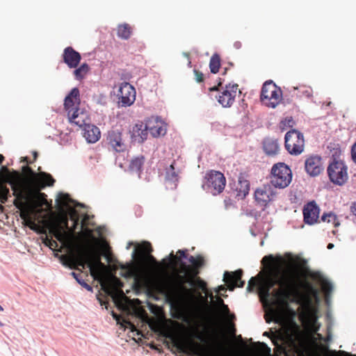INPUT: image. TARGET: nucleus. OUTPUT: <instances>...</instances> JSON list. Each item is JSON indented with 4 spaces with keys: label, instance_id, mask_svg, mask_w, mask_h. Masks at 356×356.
<instances>
[{
    "label": "nucleus",
    "instance_id": "1",
    "mask_svg": "<svg viewBox=\"0 0 356 356\" xmlns=\"http://www.w3.org/2000/svg\"><path fill=\"white\" fill-rule=\"evenodd\" d=\"M275 285L279 289L273 291L272 296L277 302L287 306L289 302H296L304 307L299 315L302 322L316 321L315 311L312 308L313 299L317 298L318 289L308 280H301L296 270L282 269L280 266L270 267L266 275L259 273L248 282L247 291L252 292L257 286L261 299L267 300L270 296V290Z\"/></svg>",
    "mask_w": 356,
    "mask_h": 356
},
{
    "label": "nucleus",
    "instance_id": "2",
    "mask_svg": "<svg viewBox=\"0 0 356 356\" xmlns=\"http://www.w3.org/2000/svg\"><path fill=\"white\" fill-rule=\"evenodd\" d=\"M60 259L63 265L71 269L80 270L86 266L89 268L90 275L95 280H98L102 289L109 295L116 294L122 286L121 281L115 276L107 280L109 268L101 261L99 253L95 251L88 244H76L70 247L69 254L61 255Z\"/></svg>",
    "mask_w": 356,
    "mask_h": 356
},
{
    "label": "nucleus",
    "instance_id": "3",
    "mask_svg": "<svg viewBox=\"0 0 356 356\" xmlns=\"http://www.w3.org/2000/svg\"><path fill=\"white\" fill-rule=\"evenodd\" d=\"M191 265L180 261L177 272L172 277L162 281L159 285L160 291L172 304H179L191 295V290L186 284H193L200 273V268L204 265V258L201 255L190 256Z\"/></svg>",
    "mask_w": 356,
    "mask_h": 356
},
{
    "label": "nucleus",
    "instance_id": "4",
    "mask_svg": "<svg viewBox=\"0 0 356 356\" xmlns=\"http://www.w3.org/2000/svg\"><path fill=\"white\" fill-rule=\"evenodd\" d=\"M2 176L3 177L4 181L11 185L13 195L15 197L13 204L16 208L21 211V218L26 222L28 226L33 229L35 224L31 217L30 213L37 209L38 212H40L41 210L40 208L44 205H48L46 198L47 195L38 191L33 194L25 193L21 181L22 175L16 170H13L10 172L7 167L3 166Z\"/></svg>",
    "mask_w": 356,
    "mask_h": 356
},
{
    "label": "nucleus",
    "instance_id": "5",
    "mask_svg": "<svg viewBox=\"0 0 356 356\" xmlns=\"http://www.w3.org/2000/svg\"><path fill=\"white\" fill-rule=\"evenodd\" d=\"M293 328L290 334L283 335L282 334H270L268 332L264 333V336L270 338L276 351L285 356H290L291 354L298 353L299 351L298 342L301 332L299 326L293 323Z\"/></svg>",
    "mask_w": 356,
    "mask_h": 356
},
{
    "label": "nucleus",
    "instance_id": "6",
    "mask_svg": "<svg viewBox=\"0 0 356 356\" xmlns=\"http://www.w3.org/2000/svg\"><path fill=\"white\" fill-rule=\"evenodd\" d=\"M328 177L332 183L337 186L344 185L348 180V167L341 158V151L335 149L327 168Z\"/></svg>",
    "mask_w": 356,
    "mask_h": 356
},
{
    "label": "nucleus",
    "instance_id": "7",
    "mask_svg": "<svg viewBox=\"0 0 356 356\" xmlns=\"http://www.w3.org/2000/svg\"><path fill=\"white\" fill-rule=\"evenodd\" d=\"M173 346L179 353L196 356H222L207 346L195 341L193 339L185 341L181 338L171 336Z\"/></svg>",
    "mask_w": 356,
    "mask_h": 356
},
{
    "label": "nucleus",
    "instance_id": "8",
    "mask_svg": "<svg viewBox=\"0 0 356 356\" xmlns=\"http://www.w3.org/2000/svg\"><path fill=\"white\" fill-rule=\"evenodd\" d=\"M49 232L65 246H71L74 239L75 229L69 227L68 218L63 215L49 225Z\"/></svg>",
    "mask_w": 356,
    "mask_h": 356
},
{
    "label": "nucleus",
    "instance_id": "9",
    "mask_svg": "<svg viewBox=\"0 0 356 356\" xmlns=\"http://www.w3.org/2000/svg\"><path fill=\"white\" fill-rule=\"evenodd\" d=\"M260 99L266 106L274 108L282 100V91L273 81H267L263 84Z\"/></svg>",
    "mask_w": 356,
    "mask_h": 356
},
{
    "label": "nucleus",
    "instance_id": "10",
    "mask_svg": "<svg viewBox=\"0 0 356 356\" xmlns=\"http://www.w3.org/2000/svg\"><path fill=\"white\" fill-rule=\"evenodd\" d=\"M292 179L291 169L284 163L275 164L271 169L270 184L277 188L287 187Z\"/></svg>",
    "mask_w": 356,
    "mask_h": 356
},
{
    "label": "nucleus",
    "instance_id": "11",
    "mask_svg": "<svg viewBox=\"0 0 356 356\" xmlns=\"http://www.w3.org/2000/svg\"><path fill=\"white\" fill-rule=\"evenodd\" d=\"M205 181L202 187L213 195L221 193L226 185V179L220 171L209 170L204 177Z\"/></svg>",
    "mask_w": 356,
    "mask_h": 356
},
{
    "label": "nucleus",
    "instance_id": "12",
    "mask_svg": "<svg viewBox=\"0 0 356 356\" xmlns=\"http://www.w3.org/2000/svg\"><path fill=\"white\" fill-rule=\"evenodd\" d=\"M285 147L291 154H300L305 148L303 134L296 129L288 131L285 135Z\"/></svg>",
    "mask_w": 356,
    "mask_h": 356
},
{
    "label": "nucleus",
    "instance_id": "13",
    "mask_svg": "<svg viewBox=\"0 0 356 356\" xmlns=\"http://www.w3.org/2000/svg\"><path fill=\"white\" fill-rule=\"evenodd\" d=\"M276 195L271 185L264 184L257 188L254 193L256 204L264 210L269 203L273 202Z\"/></svg>",
    "mask_w": 356,
    "mask_h": 356
},
{
    "label": "nucleus",
    "instance_id": "14",
    "mask_svg": "<svg viewBox=\"0 0 356 356\" xmlns=\"http://www.w3.org/2000/svg\"><path fill=\"white\" fill-rule=\"evenodd\" d=\"M118 96V104L121 106H130L136 100V90L130 83L123 82L120 86Z\"/></svg>",
    "mask_w": 356,
    "mask_h": 356
},
{
    "label": "nucleus",
    "instance_id": "15",
    "mask_svg": "<svg viewBox=\"0 0 356 356\" xmlns=\"http://www.w3.org/2000/svg\"><path fill=\"white\" fill-rule=\"evenodd\" d=\"M238 92V84L226 85L217 97L218 102L223 107H230L234 104Z\"/></svg>",
    "mask_w": 356,
    "mask_h": 356
},
{
    "label": "nucleus",
    "instance_id": "16",
    "mask_svg": "<svg viewBox=\"0 0 356 356\" xmlns=\"http://www.w3.org/2000/svg\"><path fill=\"white\" fill-rule=\"evenodd\" d=\"M106 140L108 145L117 152H123L127 149V144L120 129H112L108 131Z\"/></svg>",
    "mask_w": 356,
    "mask_h": 356
},
{
    "label": "nucleus",
    "instance_id": "17",
    "mask_svg": "<svg viewBox=\"0 0 356 356\" xmlns=\"http://www.w3.org/2000/svg\"><path fill=\"white\" fill-rule=\"evenodd\" d=\"M305 169L310 176H317L323 170L322 159L318 155H311L305 161Z\"/></svg>",
    "mask_w": 356,
    "mask_h": 356
},
{
    "label": "nucleus",
    "instance_id": "18",
    "mask_svg": "<svg viewBox=\"0 0 356 356\" xmlns=\"http://www.w3.org/2000/svg\"><path fill=\"white\" fill-rule=\"evenodd\" d=\"M243 270L239 269L234 272H225L223 281L227 284L229 290L233 291L236 287L242 288L245 282L241 280Z\"/></svg>",
    "mask_w": 356,
    "mask_h": 356
},
{
    "label": "nucleus",
    "instance_id": "19",
    "mask_svg": "<svg viewBox=\"0 0 356 356\" xmlns=\"http://www.w3.org/2000/svg\"><path fill=\"white\" fill-rule=\"evenodd\" d=\"M81 104L80 100V92L77 88L72 89L68 95L66 96L64 101V108L66 112L68 113L74 111L79 108Z\"/></svg>",
    "mask_w": 356,
    "mask_h": 356
},
{
    "label": "nucleus",
    "instance_id": "20",
    "mask_svg": "<svg viewBox=\"0 0 356 356\" xmlns=\"http://www.w3.org/2000/svg\"><path fill=\"white\" fill-rule=\"evenodd\" d=\"M63 62L70 68H76L78 67L81 60V54L75 51L72 47L65 48L63 55Z\"/></svg>",
    "mask_w": 356,
    "mask_h": 356
},
{
    "label": "nucleus",
    "instance_id": "21",
    "mask_svg": "<svg viewBox=\"0 0 356 356\" xmlns=\"http://www.w3.org/2000/svg\"><path fill=\"white\" fill-rule=\"evenodd\" d=\"M70 122L73 123L80 127H86L87 124H90V118L86 111L79 108L67 114Z\"/></svg>",
    "mask_w": 356,
    "mask_h": 356
},
{
    "label": "nucleus",
    "instance_id": "22",
    "mask_svg": "<svg viewBox=\"0 0 356 356\" xmlns=\"http://www.w3.org/2000/svg\"><path fill=\"white\" fill-rule=\"evenodd\" d=\"M304 220L308 225H313L318 221L319 208L313 202L308 203L303 209Z\"/></svg>",
    "mask_w": 356,
    "mask_h": 356
},
{
    "label": "nucleus",
    "instance_id": "23",
    "mask_svg": "<svg viewBox=\"0 0 356 356\" xmlns=\"http://www.w3.org/2000/svg\"><path fill=\"white\" fill-rule=\"evenodd\" d=\"M147 123L148 130L153 137H159L166 134L165 125L157 118H152L147 121Z\"/></svg>",
    "mask_w": 356,
    "mask_h": 356
},
{
    "label": "nucleus",
    "instance_id": "24",
    "mask_svg": "<svg viewBox=\"0 0 356 356\" xmlns=\"http://www.w3.org/2000/svg\"><path fill=\"white\" fill-rule=\"evenodd\" d=\"M34 184L39 191L46 186H51L54 185L55 180L50 174L41 172L35 175L33 179Z\"/></svg>",
    "mask_w": 356,
    "mask_h": 356
},
{
    "label": "nucleus",
    "instance_id": "25",
    "mask_svg": "<svg viewBox=\"0 0 356 356\" xmlns=\"http://www.w3.org/2000/svg\"><path fill=\"white\" fill-rule=\"evenodd\" d=\"M179 170L176 168L175 161L165 169V180L171 185V188L177 186V182L179 180Z\"/></svg>",
    "mask_w": 356,
    "mask_h": 356
},
{
    "label": "nucleus",
    "instance_id": "26",
    "mask_svg": "<svg viewBox=\"0 0 356 356\" xmlns=\"http://www.w3.org/2000/svg\"><path fill=\"white\" fill-rule=\"evenodd\" d=\"M147 123L140 122L136 123L132 128V136L138 138V142L143 143L147 139L148 135Z\"/></svg>",
    "mask_w": 356,
    "mask_h": 356
},
{
    "label": "nucleus",
    "instance_id": "27",
    "mask_svg": "<svg viewBox=\"0 0 356 356\" xmlns=\"http://www.w3.org/2000/svg\"><path fill=\"white\" fill-rule=\"evenodd\" d=\"M100 131L99 128L93 124H87L83 128V136L90 143H95L100 138Z\"/></svg>",
    "mask_w": 356,
    "mask_h": 356
},
{
    "label": "nucleus",
    "instance_id": "28",
    "mask_svg": "<svg viewBox=\"0 0 356 356\" xmlns=\"http://www.w3.org/2000/svg\"><path fill=\"white\" fill-rule=\"evenodd\" d=\"M236 197L238 199H244L249 193V181L243 177H239L237 184L235 185Z\"/></svg>",
    "mask_w": 356,
    "mask_h": 356
},
{
    "label": "nucleus",
    "instance_id": "29",
    "mask_svg": "<svg viewBox=\"0 0 356 356\" xmlns=\"http://www.w3.org/2000/svg\"><path fill=\"white\" fill-rule=\"evenodd\" d=\"M115 261L117 264L113 266V270L115 271L118 268H120L122 270L120 272L121 276L126 278H130L136 274V268L133 264L129 263L123 264L119 263L117 260H115Z\"/></svg>",
    "mask_w": 356,
    "mask_h": 356
},
{
    "label": "nucleus",
    "instance_id": "30",
    "mask_svg": "<svg viewBox=\"0 0 356 356\" xmlns=\"http://www.w3.org/2000/svg\"><path fill=\"white\" fill-rule=\"evenodd\" d=\"M264 150L268 156H274L279 152L280 147L277 140L266 138L263 143Z\"/></svg>",
    "mask_w": 356,
    "mask_h": 356
},
{
    "label": "nucleus",
    "instance_id": "31",
    "mask_svg": "<svg viewBox=\"0 0 356 356\" xmlns=\"http://www.w3.org/2000/svg\"><path fill=\"white\" fill-rule=\"evenodd\" d=\"M139 250H140V254H141L142 256L145 258L147 261H148L152 264H154L156 266H159V263L157 262L156 259L152 254H150V252L152 251V248L149 243L146 242V243H143L140 247Z\"/></svg>",
    "mask_w": 356,
    "mask_h": 356
},
{
    "label": "nucleus",
    "instance_id": "32",
    "mask_svg": "<svg viewBox=\"0 0 356 356\" xmlns=\"http://www.w3.org/2000/svg\"><path fill=\"white\" fill-rule=\"evenodd\" d=\"M132 34V27L127 23L119 24L117 29L118 36L123 40H128Z\"/></svg>",
    "mask_w": 356,
    "mask_h": 356
},
{
    "label": "nucleus",
    "instance_id": "33",
    "mask_svg": "<svg viewBox=\"0 0 356 356\" xmlns=\"http://www.w3.org/2000/svg\"><path fill=\"white\" fill-rule=\"evenodd\" d=\"M145 157L140 156L131 159L129 164V169L133 172H136L138 174L141 172L143 165L144 164Z\"/></svg>",
    "mask_w": 356,
    "mask_h": 356
},
{
    "label": "nucleus",
    "instance_id": "34",
    "mask_svg": "<svg viewBox=\"0 0 356 356\" xmlns=\"http://www.w3.org/2000/svg\"><path fill=\"white\" fill-rule=\"evenodd\" d=\"M90 71V67L87 63L81 64L79 67H76L73 74L76 80H82L85 78Z\"/></svg>",
    "mask_w": 356,
    "mask_h": 356
},
{
    "label": "nucleus",
    "instance_id": "35",
    "mask_svg": "<svg viewBox=\"0 0 356 356\" xmlns=\"http://www.w3.org/2000/svg\"><path fill=\"white\" fill-rule=\"evenodd\" d=\"M220 67V58L219 55L213 54L209 62V68L211 73L216 74L219 71Z\"/></svg>",
    "mask_w": 356,
    "mask_h": 356
},
{
    "label": "nucleus",
    "instance_id": "36",
    "mask_svg": "<svg viewBox=\"0 0 356 356\" xmlns=\"http://www.w3.org/2000/svg\"><path fill=\"white\" fill-rule=\"evenodd\" d=\"M294 90H297L296 95L298 97H311L313 94L312 88L307 86H300L298 87H294Z\"/></svg>",
    "mask_w": 356,
    "mask_h": 356
},
{
    "label": "nucleus",
    "instance_id": "37",
    "mask_svg": "<svg viewBox=\"0 0 356 356\" xmlns=\"http://www.w3.org/2000/svg\"><path fill=\"white\" fill-rule=\"evenodd\" d=\"M186 252L187 250H179L177 251V254L178 255H175L173 254V252H172L170 254V256L172 257V261L175 264V265H179V263L180 261H183L181 259L183 258H187V254H186Z\"/></svg>",
    "mask_w": 356,
    "mask_h": 356
},
{
    "label": "nucleus",
    "instance_id": "38",
    "mask_svg": "<svg viewBox=\"0 0 356 356\" xmlns=\"http://www.w3.org/2000/svg\"><path fill=\"white\" fill-rule=\"evenodd\" d=\"M321 220L323 222L327 221V222H332L334 227H338L340 224L337 216L333 213L323 214L321 217Z\"/></svg>",
    "mask_w": 356,
    "mask_h": 356
},
{
    "label": "nucleus",
    "instance_id": "39",
    "mask_svg": "<svg viewBox=\"0 0 356 356\" xmlns=\"http://www.w3.org/2000/svg\"><path fill=\"white\" fill-rule=\"evenodd\" d=\"M71 275L77 281V282L81 285L83 288L89 291H92V287L87 284L81 277V274H77L74 272L71 273Z\"/></svg>",
    "mask_w": 356,
    "mask_h": 356
},
{
    "label": "nucleus",
    "instance_id": "40",
    "mask_svg": "<svg viewBox=\"0 0 356 356\" xmlns=\"http://www.w3.org/2000/svg\"><path fill=\"white\" fill-rule=\"evenodd\" d=\"M191 286H195L200 289H202L203 291L207 290V284L204 281L201 280L200 277H197L195 280L193 279V284H189Z\"/></svg>",
    "mask_w": 356,
    "mask_h": 356
},
{
    "label": "nucleus",
    "instance_id": "41",
    "mask_svg": "<svg viewBox=\"0 0 356 356\" xmlns=\"http://www.w3.org/2000/svg\"><path fill=\"white\" fill-rule=\"evenodd\" d=\"M57 202L63 206H66L71 202V199L68 194L60 193Z\"/></svg>",
    "mask_w": 356,
    "mask_h": 356
},
{
    "label": "nucleus",
    "instance_id": "42",
    "mask_svg": "<svg viewBox=\"0 0 356 356\" xmlns=\"http://www.w3.org/2000/svg\"><path fill=\"white\" fill-rule=\"evenodd\" d=\"M275 261L274 257L272 254L266 255L263 257L261 264L264 266L270 265L272 266Z\"/></svg>",
    "mask_w": 356,
    "mask_h": 356
},
{
    "label": "nucleus",
    "instance_id": "43",
    "mask_svg": "<svg viewBox=\"0 0 356 356\" xmlns=\"http://www.w3.org/2000/svg\"><path fill=\"white\" fill-rule=\"evenodd\" d=\"M70 219L73 221V227L75 229L79 225V217L78 216L76 211L73 210L70 214Z\"/></svg>",
    "mask_w": 356,
    "mask_h": 356
},
{
    "label": "nucleus",
    "instance_id": "44",
    "mask_svg": "<svg viewBox=\"0 0 356 356\" xmlns=\"http://www.w3.org/2000/svg\"><path fill=\"white\" fill-rule=\"evenodd\" d=\"M193 72L195 74V79L197 82L202 83L204 81V76L202 72L195 69L193 70Z\"/></svg>",
    "mask_w": 356,
    "mask_h": 356
},
{
    "label": "nucleus",
    "instance_id": "45",
    "mask_svg": "<svg viewBox=\"0 0 356 356\" xmlns=\"http://www.w3.org/2000/svg\"><path fill=\"white\" fill-rule=\"evenodd\" d=\"M322 289L326 293H328L332 291V286L331 283L324 281L322 283Z\"/></svg>",
    "mask_w": 356,
    "mask_h": 356
},
{
    "label": "nucleus",
    "instance_id": "46",
    "mask_svg": "<svg viewBox=\"0 0 356 356\" xmlns=\"http://www.w3.org/2000/svg\"><path fill=\"white\" fill-rule=\"evenodd\" d=\"M9 193V189L6 186H3L1 188V195L2 200L1 202L4 203L7 200V195Z\"/></svg>",
    "mask_w": 356,
    "mask_h": 356
},
{
    "label": "nucleus",
    "instance_id": "47",
    "mask_svg": "<svg viewBox=\"0 0 356 356\" xmlns=\"http://www.w3.org/2000/svg\"><path fill=\"white\" fill-rule=\"evenodd\" d=\"M350 215L353 216V220H356V202H353L350 207Z\"/></svg>",
    "mask_w": 356,
    "mask_h": 356
},
{
    "label": "nucleus",
    "instance_id": "48",
    "mask_svg": "<svg viewBox=\"0 0 356 356\" xmlns=\"http://www.w3.org/2000/svg\"><path fill=\"white\" fill-rule=\"evenodd\" d=\"M22 170H23V172H24L29 173V174H30L31 175L33 176V177H34V178L35 177V175H37V174H35V173L33 171V170H32L30 167H29V166H24V167L22 168Z\"/></svg>",
    "mask_w": 356,
    "mask_h": 356
},
{
    "label": "nucleus",
    "instance_id": "49",
    "mask_svg": "<svg viewBox=\"0 0 356 356\" xmlns=\"http://www.w3.org/2000/svg\"><path fill=\"white\" fill-rule=\"evenodd\" d=\"M47 241H45V243L49 245L50 247V248H56L58 247V243L56 241L54 240H50V239H48L47 238L46 240Z\"/></svg>",
    "mask_w": 356,
    "mask_h": 356
},
{
    "label": "nucleus",
    "instance_id": "50",
    "mask_svg": "<svg viewBox=\"0 0 356 356\" xmlns=\"http://www.w3.org/2000/svg\"><path fill=\"white\" fill-rule=\"evenodd\" d=\"M351 157L354 163L356 164V143L352 147Z\"/></svg>",
    "mask_w": 356,
    "mask_h": 356
},
{
    "label": "nucleus",
    "instance_id": "51",
    "mask_svg": "<svg viewBox=\"0 0 356 356\" xmlns=\"http://www.w3.org/2000/svg\"><path fill=\"white\" fill-rule=\"evenodd\" d=\"M226 288L225 285H220L218 286V288L215 290L216 293H220L221 291H226Z\"/></svg>",
    "mask_w": 356,
    "mask_h": 356
},
{
    "label": "nucleus",
    "instance_id": "52",
    "mask_svg": "<svg viewBox=\"0 0 356 356\" xmlns=\"http://www.w3.org/2000/svg\"><path fill=\"white\" fill-rule=\"evenodd\" d=\"M194 337L197 339H199V340H200V341H204V338H203L202 335L200 332H198L197 331L195 333V334L194 335Z\"/></svg>",
    "mask_w": 356,
    "mask_h": 356
},
{
    "label": "nucleus",
    "instance_id": "53",
    "mask_svg": "<svg viewBox=\"0 0 356 356\" xmlns=\"http://www.w3.org/2000/svg\"><path fill=\"white\" fill-rule=\"evenodd\" d=\"M221 307H222L223 312H225L226 314H229V309L228 306L227 305L224 304V305H222Z\"/></svg>",
    "mask_w": 356,
    "mask_h": 356
},
{
    "label": "nucleus",
    "instance_id": "54",
    "mask_svg": "<svg viewBox=\"0 0 356 356\" xmlns=\"http://www.w3.org/2000/svg\"><path fill=\"white\" fill-rule=\"evenodd\" d=\"M221 84H222V83L220 81V82H219V83H218V85L217 86H213V87H212V88H209V90H210V91H216V90H218V87H219L220 86H221Z\"/></svg>",
    "mask_w": 356,
    "mask_h": 356
},
{
    "label": "nucleus",
    "instance_id": "55",
    "mask_svg": "<svg viewBox=\"0 0 356 356\" xmlns=\"http://www.w3.org/2000/svg\"><path fill=\"white\" fill-rule=\"evenodd\" d=\"M259 344L261 345V346L264 347L267 350L268 353H270V349L267 346V345L266 343L259 342Z\"/></svg>",
    "mask_w": 356,
    "mask_h": 356
},
{
    "label": "nucleus",
    "instance_id": "56",
    "mask_svg": "<svg viewBox=\"0 0 356 356\" xmlns=\"http://www.w3.org/2000/svg\"><path fill=\"white\" fill-rule=\"evenodd\" d=\"M338 353L339 355H345V356H352L350 354L345 352V351H339Z\"/></svg>",
    "mask_w": 356,
    "mask_h": 356
},
{
    "label": "nucleus",
    "instance_id": "57",
    "mask_svg": "<svg viewBox=\"0 0 356 356\" xmlns=\"http://www.w3.org/2000/svg\"><path fill=\"white\" fill-rule=\"evenodd\" d=\"M234 46L236 49H239V48H241V43L240 42H234Z\"/></svg>",
    "mask_w": 356,
    "mask_h": 356
},
{
    "label": "nucleus",
    "instance_id": "58",
    "mask_svg": "<svg viewBox=\"0 0 356 356\" xmlns=\"http://www.w3.org/2000/svg\"><path fill=\"white\" fill-rule=\"evenodd\" d=\"M217 302L220 306L224 305L225 304L223 300L221 299L220 298H218Z\"/></svg>",
    "mask_w": 356,
    "mask_h": 356
},
{
    "label": "nucleus",
    "instance_id": "59",
    "mask_svg": "<svg viewBox=\"0 0 356 356\" xmlns=\"http://www.w3.org/2000/svg\"><path fill=\"white\" fill-rule=\"evenodd\" d=\"M123 323L126 325H129L130 327H134V325L131 322H129L127 320H123Z\"/></svg>",
    "mask_w": 356,
    "mask_h": 356
},
{
    "label": "nucleus",
    "instance_id": "60",
    "mask_svg": "<svg viewBox=\"0 0 356 356\" xmlns=\"http://www.w3.org/2000/svg\"><path fill=\"white\" fill-rule=\"evenodd\" d=\"M236 329L234 324H232V334L233 335H235Z\"/></svg>",
    "mask_w": 356,
    "mask_h": 356
},
{
    "label": "nucleus",
    "instance_id": "61",
    "mask_svg": "<svg viewBox=\"0 0 356 356\" xmlns=\"http://www.w3.org/2000/svg\"><path fill=\"white\" fill-rule=\"evenodd\" d=\"M113 316L116 319L118 323H120V316L115 314H113Z\"/></svg>",
    "mask_w": 356,
    "mask_h": 356
},
{
    "label": "nucleus",
    "instance_id": "62",
    "mask_svg": "<svg viewBox=\"0 0 356 356\" xmlns=\"http://www.w3.org/2000/svg\"><path fill=\"white\" fill-rule=\"evenodd\" d=\"M106 259L108 263L113 262L112 257L110 255H107Z\"/></svg>",
    "mask_w": 356,
    "mask_h": 356
},
{
    "label": "nucleus",
    "instance_id": "63",
    "mask_svg": "<svg viewBox=\"0 0 356 356\" xmlns=\"http://www.w3.org/2000/svg\"><path fill=\"white\" fill-rule=\"evenodd\" d=\"M333 247H334V244H332V243H329L327 245V248L328 249H332Z\"/></svg>",
    "mask_w": 356,
    "mask_h": 356
},
{
    "label": "nucleus",
    "instance_id": "64",
    "mask_svg": "<svg viewBox=\"0 0 356 356\" xmlns=\"http://www.w3.org/2000/svg\"><path fill=\"white\" fill-rule=\"evenodd\" d=\"M277 261L279 262V263H282L284 261L283 259L281 258V257H278L277 259Z\"/></svg>",
    "mask_w": 356,
    "mask_h": 356
}]
</instances>
